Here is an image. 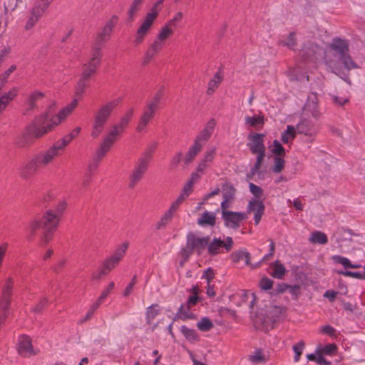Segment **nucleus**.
I'll list each match as a JSON object with an SVG mask.
<instances>
[{"label":"nucleus","mask_w":365,"mask_h":365,"mask_svg":"<svg viewBox=\"0 0 365 365\" xmlns=\"http://www.w3.org/2000/svg\"><path fill=\"white\" fill-rule=\"evenodd\" d=\"M157 16L158 15H156L155 11H150L147 14L145 19L143 20L141 25L137 30L136 36L134 41L136 44H140V43H142L145 36L148 34L149 30L150 29Z\"/></svg>","instance_id":"obj_11"},{"label":"nucleus","mask_w":365,"mask_h":365,"mask_svg":"<svg viewBox=\"0 0 365 365\" xmlns=\"http://www.w3.org/2000/svg\"><path fill=\"white\" fill-rule=\"evenodd\" d=\"M173 29L174 28L171 25H169V24L167 23L160 29L157 38L163 42L173 34Z\"/></svg>","instance_id":"obj_44"},{"label":"nucleus","mask_w":365,"mask_h":365,"mask_svg":"<svg viewBox=\"0 0 365 365\" xmlns=\"http://www.w3.org/2000/svg\"><path fill=\"white\" fill-rule=\"evenodd\" d=\"M299 68H292L288 71V75L291 80L301 81L304 76L298 74Z\"/></svg>","instance_id":"obj_62"},{"label":"nucleus","mask_w":365,"mask_h":365,"mask_svg":"<svg viewBox=\"0 0 365 365\" xmlns=\"http://www.w3.org/2000/svg\"><path fill=\"white\" fill-rule=\"evenodd\" d=\"M86 81H88V79L83 78L82 77H81V78L78 80L76 87V96H81L83 93H85L86 88L88 86Z\"/></svg>","instance_id":"obj_50"},{"label":"nucleus","mask_w":365,"mask_h":365,"mask_svg":"<svg viewBox=\"0 0 365 365\" xmlns=\"http://www.w3.org/2000/svg\"><path fill=\"white\" fill-rule=\"evenodd\" d=\"M245 124L250 127H257L264 123V118L260 115L246 116L245 118Z\"/></svg>","instance_id":"obj_45"},{"label":"nucleus","mask_w":365,"mask_h":365,"mask_svg":"<svg viewBox=\"0 0 365 365\" xmlns=\"http://www.w3.org/2000/svg\"><path fill=\"white\" fill-rule=\"evenodd\" d=\"M78 105V100L73 99V101L62 108L57 115L50 118L48 111L36 116L33 124L31 133L34 137L38 138L51 131L53 128L60 124L69 114L72 113Z\"/></svg>","instance_id":"obj_4"},{"label":"nucleus","mask_w":365,"mask_h":365,"mask_svg":"<svg viewBox=\"0 0 365 365\" xmlns=\"http://www.w3.org/2000/svg\"><path fill=\"white\" fill-rule=\"evenodd\" d=\"M231 259L232 262L237 263L239 262L241 260H244L246 265H250L252 268H255L258 266V264L256 265H252L250 264V254L244 250H238L236 252H234L231 255Z\"/></svg>","instance_id":"obj_28"},{"label":"nucleus","mask_w":365,"mask_h":365,"mask_svg":"<svg viewBox=\"0 0 365 365\" xmlns=\"http://www.w3.org/2000/svg\"><path fill=\"white\" fill-rule=\"evenodd\" d=\"M160 309L157 304H153L146 310V320L148 324H150L155 317L159 314Z\"/></svg>","instance_id":"obj_43"},{"label":"nucleus","mask_w":365,"mask_h":365,"mask_svg":"<svg viewBox=\"0 0 365 365\" xmlns=\"http://www.w3.org/2000/svg\"><path fill=\"white\" fill-rule=\"evenodd\" d=\"M284 287L288 289L289 292L294 297L295 299H297L300 293V287L299 285L291 286L284 284Z\"/></svg>","instance_id":"obj_61"},{"label":"nucleus","mask_w":365,"mask_h":365,"mask_svg":"<svg viewBox=\"0 0 365 365\" xmlns=\"http://www.w3.org/2000/svg\"><path fill=\"white\" fill-rule=\"evenodd\" d=\"M215 148H211L210 150H207L204 155L202 160L205 163H207L208 165L210 163H211L215 157Z\"/></svg>","instance_id":"obj_60"},{"label":"nucleus","mask_w":365,"mask_h":365,"mask_svg":"<svg viewBox=\"0 0 365 365\" xmlns=\"http://www.w3.org/2000/svg\"><path fill=\"white\" fill-rule=\"evenodd\" d=\"M222 76L220 72H217L213 78H212L208 83V87L207 90V93L208 95H212L215 90L218 88L219 85L222 81Z\"/></svg>","instance_id":"obj_34"},{"label":"nucleus","mask_w":365,"mask_h":365,"mask_svg":"<svg viewBox=\"0 0 365 365\" xmlns=\"http://www.w3.org/2000/svg\"><path fill=\"white\" fill-rule=\"evenodd\" d=\"M331 259L334 262L340 264L342 266H344V268H349L351 262L348 258L340 255H334L331 257Z\"/></svg>","instance_id":"obj_54"},{"label":"nucleus","mask_w":365,"mask_h":365,"mask_svg":"<svg viewBox=\"0 0 365 365\" xmlns=\"http://www.w3.org/2000/svg\"><path fill=\"white\" fill-rule=\"evenodd\" d=\"M256 154L257 155V158H256V162H255L254 167L251 169V174L252 175H254L257 173H258V171L262 165V163L264 160V158L265 157V150L258 152Z\"/></svg>","instance_id":"obj_49"},{"label":"nucleus","mask_w":365,"mask_h":365,"mask_svg":"<svg viewBox=\"0 0 365 365\" xmlns=\"http://www.w3.org/2000/svg\"><path fill=\"white\" fill-rule=\"evenodd\" d=\"M216 216L214 212H205L201 217L197 220V224L200 226L213 227L215 225Z\"/></svg>","instance_id":"obj_31"},{"label":"nucleus","mask_w":365,"mask_h":365,"mask_svg":"<svg viewBox=\"0 0 365 365\" xmlns=\"http://www.w3.org/2000/svg\"><path fill=\"white\" fill-rule=\"evenodd\" d=\"M203 145L195 140L193 145L189 148L188 152L185 155L184 163L185 165L190 164L195 158V156L201 151Z\"/></svg>","instance_id":"obj_30"},{"label":"nucleus","mask_w":365,"mask_h":365,"mask_svg":"<svg viewBox=\"0 0 365 365\" xmlns=\"http://www.w3.org/2000/svg\"><path fill=\"white\" fill-rule=\"evenodd\" d=\"M296 129L293 125H287L286 130L282 133L281 140L284 144L292 142L296 135Z\"/></svg>","instance_id":"obj_36"},{"label":"nucleus","mask_w":365,"mask_h":365,"mask_svg":"<svg viewBox=\"0 0 365 365\" xmlns=\"http://www.w3.org/2000/svg\"><path fill=\"white\" fill-rule=\"evenodd\" d=\"M197 327L201 331H207L213 327V324L209 318L203 317L197 323Z\"/></svg>","instance_id":"obj_48"},{"label":"nucleus","mask_w":365,"mask_h":365,"mask_svg":"<svg viewBox=\"0 0 365 365\" xmlns=\"http://www.w3.org/2000/svg\"><path fill=\"white\" fill-rule=\"evenodd\" d=\"M265 207L262 201L253 199L250 200L247 211L248 212H254V220L256 225H258L262 215L264 214Z\"/></svg>","instance_id":"obj_20"},{"label":"nucleus","mask_w":365,"mask_h":365,"mask_svg":"<svg viewBox=\"0 0 365 365\" xmlns=\"http://www.w3.org/2000/svg\"><path fill=\"white\" fill-rule=\"evenodd\" d=\"M53 0H36L32 9L43 14Z\"/></svg>","instance_id":"obj_47"},{"label":"nucleus","mask_w":365,"mask_h":365,"mask_svg":"<svg viewBox=\"0 0 365 365\" xmlns=\"http://www.w3.org/2000/svg\"><path fill=\"white\" fill-rule=\"evenodd\" d=\"M78 105V100L73 99V101L62 108L57 115L50 118L48 111L36 116L33 124L31 133L34 137L38 138L51 131L53 128L60 124L69 114L72 113Z\"/></svg>","instance_id":"obj_3"},{"label":"nucleus","mask_w":365,"mask_h":365,"mask_svg":"<svg viewBox=\"0 0 365 365\" xmlns=\"http://www.w3.org/2000/svg\"><path fill=\"white\" fill-rule=\"evenodd\" d=\"M296 34L291 32L289 35L279 41V45L286 46L289 49L294 50L297 46V39L295 38Z\"/></svg>","instance_id":"obj_38"},{"label":"nucleus","mask_w":365,"mask_h":365,"mask_svg":"<svg viewBox=\"0 0 365 365\" xmlns=\"http://www.w3.org/2000/svg\"><path fill=\"white\" fill-rule=\"evenodd\" d=\"M215 124V120L214 119H210L207 123L205 128L197 135L195 140L204 145L212 135Z\"/></svg>","instance_id":"obj_22"},{"label":"nucleus","mask_w":365,"mask_h":365,"mask_svg":"<svg viewBox=\"0 0 365 365\" xmlns=\"http://www.w3.org/2000/svg\"><path fill=\"white\" fill-rule=\"evenodd\" d=\"M321 51L320 47L312 41H307L304 43L303 47L300 51V56L304 59L311 58L317 54Z\"/></svg>","instance_id":"obj_23"},{"label":"nucleus","mask_w":365,"mask_h":365,"mask_svg":"<svg viewBox=\"0 0 365 365\" xmlns=\"http://www.w3.org/2000/svg\"><path fill=\"white\" fill-rule=\"evenodd\" d=\"M210 242V237H199L194 233L190 232L187 235V245L193 252L200 255Z\"/></svg>","instance_id":"obj_9"},{"label":"nucleus","mask_w":365,"mask_h":365,"mask_svg":"<svg viewBox=\"0 0 365 365\" xmlns=\"http://www.w3.org/2000/svg\"><path fill=\"white\" fill-rule=\"evenodd\" d=\"M143 1V0H133V2L128 11V15L130 18H133L134 16Z\"/></svg>","instance_id":"obj_58"},{"label":"nucleus","mask_w":365,"mask_h":365,"mask_svg":"<svg viewBox=\"0 0 365 365\" xmlns=\"http://www.w3.org/2000/svg\"><path fill=\"white\" fill-rule=\"evenodd\" d=\"M134 113L133 108L128 109L120 118L118 124L113 125L112 130L108 133L109 135L117 139V137L124 131L126 126L130 123Z\"/></svg>","instance_id":"obj_14"},{"label":"nucleus","mask_w":365,"mask_h":365,"mask_svg":"<svg viewBox=\"0 0 365 365\" xmlns=\"http://www.w3.org/2000/svg\"><path fill=\"white\" fill-rule=\"evenodd\" d=\"M295 129L297 133L299 134H304L305 136H307V141L309 143L314 141V135L316 134L317 130L314 124L312 121L307 119H302L297 125Z\"/></svg>","instance_id":"obj_16"},{"label":"nucleus","mask_w":365,"mask_h":365,"mask_svg":"<svg viewBox=\"0 0 365 365\" xmlns=\"http://www.w3.org/2000/svg\"><path fill=\"white\" fill-rule=\"evenodd\" d=\"M284 165L285 161L282 156H275L273 158V166L272 167V170L274 173H279L284 170Z\"/></svg>","instance_id":"obj_46"},{"label":"nucleus","mask_w":365,"mask_h":365,"mask_svg":"<svg viewBox=\"0 0 365 365\" xmlns=\"http://www.w3.org/2000/svg\"><path fill=\"white\" fill-rule=\"evenodd\" d=\"M173 217L174 215L167 210L156 222L155 229L158 230L165 229L166 226L173 220Z\"/></svg>","instance_id":"obj_35"},{"label":"nucleus","mask_w":365,"mask_h":365,"mask_svg":"<svg viewBox=\"0 0 365 365\" xmlns=\"http://www.w3.org/2000/svg\"><path fill=\"white\" fill-rule=\"evenodd\" d=\"M155 148V146H153V148H150L148 150H146L143 155L138 159V160H143L144 161L147 162V164H150V161L152 158L153 152L154 151Z\"/></svg>","instance_id":"obj_63"},{"label":"nucleus","mask_w":365,"mask_h":365,"mask_svg":"<svg viewBox=\"0 0 365 365\" xmlns=\"http://www.w3.org/2000/svg\"><path fill=\"white\" fill-rule=\"evenodd\" d=\"M273 272L272 275L277 279H282L286 273L285 267L279 261H276L272 264Z\"/></svg>","instance_id":"obj_40"},{"label":"nucleus","mask_w":365,"mask_h":365,"mask_svg":"<svg viewBox=\"0 0 365 365\" xmlns=\"http://www.w3.org/2000/svg\"><path fill=\"white\" fill-rule=\"evenodd\" d=\"M193 295L190 296L186 303L181 304L180 307L178 312L176 314V317L183 321L187 320L188 319H192L195 317L194 314L191 312L185 311V307H187V309H191L192 307L195 306L198 300L199 297H197V287H193L192 288Z\"/></svg>","instance_id":"obj_10"},{"label":"nucleus","mask_w":365,"mask_h":365,"mask_svg":"<svg viewBox=\"0 0 365 365\" xmlns=\"http://www.w3.org/2000/svg\"><path fill=\"white\" fill-rule=\"evenodd\" d=\"M40 167V164L34 156L21 168L19 175L24 179H29L36 174Z\"/></svg>","instance_id":"obj_18"},{"label":"nucleus","mask_w":365,"mask_h":365,"mask_svg":"<svg viewBox=\"0 0 365 365\" xmlns=\"http://www.w3.org/2000/svg\"><path fill=\"white\" fill-rule=\"evenodd\" d=\"M207 251L208 253L212 255H216L220 252V249L223 247V241L220 239L215 238L210 242H208Z\"/></svg>","instance_id":"obj_33"},{"label":"nucleus","mask_w":365,"mask_h":365,"mask_svg":"<svg viewBox=\"0 0 365 365\" xmlns=\"http://www.w3.org/2000/svg\"><path fill=\"white\" fill-rule=\"evenodd\" d=\"M283 308L272 303L265 304L264 308H261L256 316L255 324L258 329L268 330L273 328V324L282 314Z\"/></svg>","instance_id":"obj_6"},{"label":"nucleus","mask_w":365,"mask_h":365,"mask_svg":"<svg viewBox=\"0 0 365 365\" xmlns=\"http://www.w3.org/2000/svg\"><path fill=\"white\" fill-rule=\"evenodd\" d=\"M160 103V101L152 98V99L146 103L145 108L155 113L159 107Z\"/></svg>","instance_id":"obj_64"},{"label":"nucleus","mask_w":365,"mask_h":365,"mask_svg":"<svg viewBox=\"0 0 365 365\" xmlns=\"http://www.w3.org/2000/svg\"><path fill=\"white\" fill-rule=\"evenodd\" d=\"M284 148L281 143L277 140H274L272 153L276 155V156H282L284 155Z\"/></svg>","instance_id":"obj_51"},{"label":"nucleus","mask_w":365,"mask_h":365,"mask_svg":"<svg viewBox=\"0 0 365 365\" xmlns=\"http://www.w3.org/2000/svg\"><path fill=\"white\" fill-rule=\"evenodd\" d=\"M324 59L330 71L341 78L343 68L350 71L358 68L349 54V41L344 38H334L325 52Z\"/></svg>","instance_id":"obj_1"},{"label":"nucleus","mask_w":365,"mask_h":365,"mask_svg":"<svg viewBox=\"0 0 365 365\" xmlns=\"http://www.w3.org/2000/svg\"><path fill=\"white\" fill-rule=\"evenodd\" d=\"M249 360L254 364L265 363L267 361V356L264 354L262 349L255 350L249 355Z\"/></svg>","instance_id":"obj_37"},{"label":"nucleus","mask_w":365,"mask_h":365,"mask_svg":"<svg viewBox=\"0 0 365 365\" xmlns=\"http://www.w3.org/2000/svg\"><path fill=\"white\" fill-rule=\"evenodd\" d=\"M304 347V343L303 341H301L299 344H297L293 346V351L295 353L294 361L296 362H297L299 360L300 356L302 354Z\"/></svg>","instance_id":"obj_56"},{"label":"nucleus","mask_w":365,"mask_h":365,"mask_svg":"<svg viewBox=\"0 0 365 365\" xmlns=\"http://www.w3.org/2000/svg\"><path fill=\"white\" fill-rule=\"evenodd\" d=\"M249 187L250 192L256 198H259L262 196L263 190L260 187L255 185L252 182H250Z\"/></svg>","instance_id":"obj_55"},{"label":"nucleus","mask_w":365,"mask_h":365,"mask_svg":"<svg viewBox=\"0 0 365 365\" xmlns=\"http://www.w3.org/2000/svg\"><path fill=\"white\" fill-rule=\"evenodd\" d=\"M264 135L259 133L250 134L248 135L249 143L247 146L251 150L252 153H257L265 150L264 145Z\"/></svg>","instance_id":"obj_19"},{"label":"nucleus","mask_w":365,"mask_h":365,"mask_svg":"<svg viewBox=\"0 0 365 365\" xmlns=\"http://www.w3.org/2000/svg\"><path fill=\"white\" fill-rule=\"evenodd\" d=\"M17 93L18 89L16 88H12L0 97V113L4 110L9 103L14 99Z\"/></svg>","instance_id":"obj_29"},{"label":"nucleus","mask_w":365,"mask_h":365,"mask_svg":"<svg viewBox=\"0 0 365 365\" xmlns=\"http://www.w3.org/2000/svg\"><path fill=\"white\" fill-rule=\"evenodd\" d=\"M155 113V112L145 108L140 117L139 122L136 127V130L139 133L145 131L148 123L154 118Z\"/></svg>","instance_id":"obj_26"},{"label":"nucleus","mask_w":365,"mask_h":365,"mask_svg":"<svg viewBox=\"0 0 365 365\" xmlns=\"http://www.w3.org/2000/svg\"><path fill=\"white\" fill-rule=\"evenodd\" d=\"M118 264V262H115L114 259H113L111 257L106 259L102 264V267L106 269V272L108 273L110 272L113 268L115 267V266Z\"/></svg>","instance_id":"obj_52"},{"label":"nucleus","mask_w":365,"mask_h":365,"mask_svg":"<svg viewBox=\"0 0 365 365\" xmlns=\"http://www.w3.org/2000/svg\"><path fill=\"white\" fill-rule=\"evenodd\" d=\"M225 225L227 227L237 229L240 227V222L247 219V215L245 212H230L223 213L222 217Z\"/></svg>","instance_id":"obj_13"},{"label":"nucleus","mask_w":365,"mask_h":365,"mask_svg":"<svg viewBox=\"0 0 365 365\" xmlns=\"http://www.w3.org/2000/svg\"><path fill=\"white\" fill-rule=\"evenodd\" d=\"M78 105V100L73 99V101L62 108L57 115L50 118L48 111L36 116L33 124L31 133L34 137L38 138L51 131L53 128L60 124L69 114L72 113Z\"/></svg>","instance_id":"obj_2"},{"label":"nucleus","mask_w":365,"mask_h":365,"mask_svg":"<svg viewBox=\"0 0 365 365\" xmlns=\"http://www.w3.org/2000/svg\"><path fill=\"white\" fill-rule=\"evenodd\" d=\"M232 200L231 195H225V199L221 202V209H222V217H223V213L225 212H230L231 211H228L227 208L230 207V202Z\"/></svg>","instance_id":"obj_57"},{"label":"nucleus","mask_w":365,"mask_h":365,"mask_svg":"<svg viewBox=\"0 0 365 365\" xmlns=\"http://www.w3.org/2000/svg\"><path fill=\"white\" fill-rule=\"evenodd\" d=\"M66 146V145L61 139L56 141L50 148L58 156L60 155V151L63 150Z\"/></svg>","instance_id":"obj_59"},{"label":"nucleus","mask_w":365,"mask_h":365,"mask_svg":"<svg viewBox=\"0 0 365 365\" xmlns=\"http://www.w3.org/2000/svg\"><path fill=\"white\" fill-rule=\"evenodd\" d=\"M180 331L189 341L195 342L198 341L199 336L194 329H189L186 326H182Z\"/></svg>","instance_id":"obj_42"},{"label":"nucleus","mask_w":365,"mask_h":365,"mask_svg":"<svg viewBox=\"0 0 365 365\" xmlns=\"http://www.w3.org/2000/svg\"><path fill=\"white\" fill-rule=\"evenodd\" d=\"M118 103L119 100L118 99L109 101L96 111L93 115L91 133L93 138H98L103 132L106 123Z\"/></svg>","instance_id":"obj_5"},{"label":"nucleus","mask_w":365,"mask_h":365,"mask_svg":"<svg viewBox=\"0 0 365 365\" xmlns=\"http://www.w3.org/2000/svg\"><path fill=\"white\" fill-rule=\"evenodd\" d=\"M128 246L129 243L128 242L122 243L117 247L113 255L110 257L114 259L115 262L119 263L120 261L123 258Z\"/></svg>","instance_id":"obj_41"},{"label":"nucleus","mask_w":365,"mask_h":365,"mask_svg":"<svg viewBox=\"0 0 365 365\" xmlns=\"http://www.w3.org/2000/svg\"><path fill=\"white\" fill-rule=\"evenodd\" d=\"M149 165L146 161L138 160L130 175V187H134L136 184L143 178L148 170Z\"/></svg>","instance_id":"obj_12"},{"label":"nucleus","mask_w":365,"mask_h":365,"mask_svg":"<svg viewBox=\"0 0 365 365\" xmlns=\"http://www.w3.org/2000/svg\"><path fill=\"white\" fill-rule=\"evenodd\" d=\"M59 217L57 214H54V212L51 210L46 211L42 218L35 219L33 220L29 227V235L28 236L29 240H32L36 230L41 227L48 230H53L58 225Z\"/></svg>","instance_id":"obj_7"},{"label":"nucleus","mask_w":365,"mask_h":365,"mask_svg":"<svg viewBox=\"0 0 365 365\" xmlns=\"http://www.w3.org/2000/svg\"><path fill=\"white\" fill-rule=\"evenodd\" d=\"M42 16L43 14H41L39 11H36L34 9H31V10L30 11L29 16L28 17V19L25 24V29L26 31L31 29Z\"/></svg>","instance_id":"obj_32"},{"label":"nucleus","mask_w":365,"mask_h":365,"mask_svg":"<svg viewBox=\"0 0 365 365\" xmlns=\"http://www.w3.org/2000/svg\"><path fill=\"white\" fill-rule=\"evenodd\" d=\"M17 350L19 354L24 357H30L36 354L31 344V339L27 336H21L19 338Z\"/></svg>","instance_id":"obj_17"},{"label":"nucleus","mask_w":365,"mask_h":365,"mask_svg":"<svg viewBox=\"0 0 365 365\" xmlns=\"http://www.w3.org/2000/svg\"><path fill=\"white\" fill-rule=\"evenodd\" d=\"M163 47V42L156 38L153 43L150 46L149 48L145 53L144 58V63H147L152 60V58L158 53Z\"/></svg>","instance_id":"obj_27"},{"label":"nucleus","mask_w":365,"mask_h":365,"mask_svg":"<svg viewBox=\"0 0 365 365\" xmlns=\"http://www.w3.org/2000/svg\"><path fill=\"white\" fill-rule=\"evenodd\" d=\"M115 140L116 139L108 133L103 138V140L96 153V158L98 160H101L106 155Z\"/></svg>","instance_id":"obj_21"},{"label":"nucleus","mask_w":365,"mask_h":365,"mask_svg":"<svg viewBox=\"0 0 365 365\" xmlns=\"http://www.w3.org/2000/svg\"><path fill=\"white\" fill-rule=\"evenodd\" d=\"M35 157L41 167H45L51 163L58 155L51 148H48L47 150L38 153Z\"/></svg>","instance_id":"obj_25"},{"label":"nucleus","mask_w":365,"mask_h":365,"mask_svg":"<svg viewBox=\"0 0 365 365\" xmlns=\"http://www.w3.org/2000/svg\"><path fill=\"white\" fill-rule=\"evenodd\" d=\"M309 241L314 244L325 245L328 242L327 235L321 231H315L312 233Z\"/></svg>","instance_id":"obj_39"},{"label":"nucleus","mask_w":365,"mask_h":365,"mask_svg":"<svg viewBox=\"0 0 365 365\" xmlns=\"http://www.w3.org/2000/svg\"><path fill=\"white\" fill-rule=\"evenodd\" d=\"M112 31L104 26L102 31L98 34L96 41L101 43L106 41L110 36Z\"/></svg>","instance_id":"obj_53"},{"label":"nucleus","mask_w":365,"mask_h":365,"mask_svg":"<svg viewBox=\"0 0 365 365\" xmlns=\"http://www.w3.org/2000/svg\"><path fill=\"white\" fill-rule=\"evenodd\" d=\"M101 48L95 46L92 50L89 61L82 66L81 77L88 80L96 72L97 68L101 63Z\"/></svg>","instance_id":"obj_8"},{"label":"nucleus","mask_w":365,"mask_h":365,"mask_svg":"<svg viewBox=\"0 0 365 365\" xmlns=\"http://www.w3.org/2000/svg\"><path fill=\"white\" fill-rule=\"evenodd\" d=\"M303 112L304 115H311L315 119L320 116L318 108V98L316 93L312 92L308 96L307 102L304 106Z\"/></svg>","instance_id":"obj_15"},{"label":"nucleus","mask_w":365,"mask_h":365,"mask_svg":"<svg viewBox=\"0 0 365 365\" xmlns=\"http://www.w3.org/2000/svg\"><path fill=\"white\" fill-rule=\"evenodd\" d=\"M44 93L38 90H35L29 93L26 100V103L27 105L26 112L27 113L36 109L37 108V102L41 101L44 97Z\"/></svg>","instance_id":"obj_24"}]
</instances>
